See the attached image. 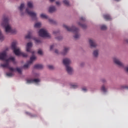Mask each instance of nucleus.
Returning <instances> with one entry per match:
<instances>
[{
    "instance_id": "1",
    "label": "nucleus",
    "mask_w": 128,
    "mask_h": 128,
    "mask_svg": "<svg viewBox=\"0 0 128 128\" xmlns=\"http://www.w3.org/2000/svg\"><path fill=\"white\" fill-rule=\"evenodd\" d=\"M2 24L4 28H5V30L6 32H15V31L12 30L10 25L8 24V17H6L4 16L3 22Z\"/></svg>"
},
{
    "instance_id": "2",
    "label": "nucleus",
    "mask_w": 128,
    "mask_h": 128,
    "mask_svg": "<svg viewBox=\"0 0 128 128\" xmlns=\"http://www.w3.org/2000/svg\"><path fill=\"white\" fill-rule=\"evenodd\" d=\"M63 26L66 28L68 32H74V34H75V36H74V38L78 39L80 38V35L78 34L79 30L78 28H75L74 26H72V28L68 27L65 24H64Z\"/></svg>"
},
{
    "instance_id": "3",
    "label": "nucleus",
    "mask_w": 128,
    "mask_h": 128,
    "mask_svg": "<svg viewBox=\"0 0 128 128\" xmlns=\"http://www.w3.org/2000/svg\"><path fill=\"white\" fill-rule=\"evenodd\" d=\"M71 61L69 58H66L63 60V64L66 66V71L69 74H72L73 69L70 66Z\"/></svg>"
},
{
    "instance_id": "4",
    "label": "nucleus",
    "mask_w": 128,
    "mask_h": 128,
    "mask_svg": "<svg viewBox=\"0 0 128 128\" xmlns=\"http://www.w3.org/2000/svg\"><path fill=\"white\" fill-rule=\"evenodd\" d=\"M10 60H12L13 62H14V57L10 58L6 60V62L4 64H1V66L3 68H7L9 69L11 72H14L16 69H14V68L10 67L9 66V62Z\"/></svg>"
},
{
    "instance_id": "5",
    "label": "nucleus",
    "mask_w": 128,
    "mask_h": 128,
    "mask_svg": "<svg viewBox=\"0 0 128 128\" xmlns=\"http://www.w3.org/2000/svg\"><path fill=\"white\" fill-rule=\"evenodd\" d=\"M40 36L42 38H50V35L45 29H40L38 32Z\"/></svg>"
},
{
    "instance_id": "6",
    "label": "nucleus",
    "mask_w": 128,
    "mask_h": 128,
    "mask_svg": "<svg viewBox=\"0 0 128 128\" xmlns=\"http://www.w3.org/2000/svg\"><path fill=\"white\" fill-rule=\"evenodd\" d=\"M14 53L15 55L17 56H23L24 58H26L28 56L27 54L21 52L20 51V48H16V49L14 50Z\"/></svg>"
},
{
    "instance_id": "7",
    "label": "nucleus",
    "mask_w": 128,
    "mask_h": 128,
    "mask_svg": "<svg viewBox=\"0 0 128 128\" xmlns=\"http://www.w3.org/2000/svg\"><path fill=\"white\" fill-rule=\"evenodd\" d=\"M26 12L28 14V16H30L31 18H32V19L33 20H36V14L34 12L30 11L28 8H26Z\"/></svg>"
},
{
    "instance_id": "8",
    "label": "nucleus",
    "mask_w": 128,
    "mask_h": 128,
    "mask_svg": "<svg viewBox=\"0 0 128 128\" xmlns=\"http://www.w3.org/2000/svg\"><path fill=\"white\" fill-rule=\"evenodd\" d=\"M36 59V57L34 56H31L30 60L28 61L27 64H26L23 66V68H28Z\"/></svg>"
},
{
    "instance_id": "9",
    "label": "nucleus",
    "mask_w": 128,
    "mask_h": 128,
    "mask_svg": "<svg viewBox=\"0 0 128 128\" xmlns=\"http://www.w3.org/2000/svg\"><path fill=\"white\" fill-rule=\"evenodd\" d=\"M32 43L28 42L26 45V52L32 53V54L34 55V52L32 50L31 48H32Z\"/></svg>"
},
{
    "instance_id": "10",
    "label": "nucleus",
    "mask_w": 128,
    "mask_h": 128,
    "mask_svg": "<svg viewBox=\"0 0 128 128\" xmlns=\"http://www.w3.org/2000/svg\"><path fill=\"white\" fill-rule=\"evenodd\" d=\"M0 60L5 61L7 60L6 54V52H4L0 54Z\"/></svg>"
},
{
    "instance_id": "11",
    "label": "nucleus",
    "mask_w": 128,
    "mask_h": 128,
    "mask_svg": "<svg viewBox=\"0 0 128 128\" xmlns=\"http://www.w3.org/2000/svg\"><path fill=\"white\" fill-rule=\"evenodd\" d=\"M114 63L117 64L118 66L124 68V64L122 62H121L118 59L116 58H114Z\"/></svg>"
},
{
    "instance_id": "12",
    "label": "nucleus",
    "mask_w": 128,
    "mask_h": 128,
    "mask_svg": "<svg viewBox=\"0 0 128 128\" xmlns=\"http://www.w3.org/2000/svg\"><path fill=\"white\" fill-rule=\"evenodd\" d=\"M89 43H90V46H91L92 48H95V47H96V43L94 41V40H89Z\"/></svg>"
},
{
    "instance_id": "13",
    "label": "nucleus",
    "mask_w": 128,
    "mask_h": 128,
    "mask_svg": "<svg viewBox=\"0 0 128 128\" xmlns=\"http://www.w3.org/2000/svg\"><path fill=\"white\" fill-rule=\"evenodd\" d=\"M43 68L44 66L40 64H38L34 66V68L35 69H42Z\"/></svg>"
},
{
    "instance_id": "14",
    "label": "nucleus",
    "mask_w": 128,
    "mask_h": 128,
    "mask_svg": "<svg viewBox=\"0 0 128 128\" xmlns=\"http://www.w3.org/2000/svg\"><path fill=\"white\" fill-rule=\"evenodd\" d=\"M104 20H112V18L109 14L104 15Z\"/></svg>"
},
{
    "instance_id": "15",
    "label": "nucleus",
    "mask_w": 128,
    "mask_h": 128,
    "mask_svg": "<svg viewBox=\"0 0 128 128\" xmlns=\"http://www.w3.org/2000/svg\"><path fill=\"white\" fill-rule=\"evenodd\" d=\"M56 8L54 6H52L50 7L48 12H56Z\"/></svg>"
},
{
    "instance_id": "16",
    "label": "nucleus",
    "mask_w": 128,
    "mask_h": 128,
    "mask_svg": "<svg viewBox=\"0 0 128 128\" xmlns=\"http://www.w3.org/2000/svg\"><path fill=\"white\" fill-rule=\"evenodd\" d=\"M12 50L16 49V42H13L12 44Z\"/></svg>"
},
{
    "instance_id": "17",
    "label": "nucleus",
    "mask_w": 128,
    "mask_h": 128,
    "mask_svg": "<svg viewBox=\"0 0 128 128\" xmlns=\"http://www.w3.org/2000/svg\"><path fill=\"white\" fill-rule=\"evenodd\" d=\"M70 48H68L65 47L62 52L63 55H66V53L68 52Z\"/></svg>"
},
{
    "instance_id": "18",
    "label": "nucleus",
    "mask_w": 128,
    "mask_h": 128,
    "mask_svg": "<svg viewBox=\"0 0 128 128\" xmlns=\"http://www.w3.org/2000/svg\"><path fill=\"white\" fill-rule=\"evenodd\" d=\"M27 4H28V8H32L33 7L32 2H28Z\"/></svg>"
},
{
    "instance_id": "19",
    "label": "nucleus",
    "mask_w": 128,
    "mask_h": 128,
    "mask_svg": "<svg viewBox=\"0 0 128 128\" xmlns=\"http://www.w3.org/2000/svg\"><path fill=\"white\" fill-rule=\"evenodd\" d=\"M24 4H22L19 8V10L20 11V12L23 10L24 8Z\"/></svg>"
},
{
    "instance_id": "20",
    "label": "nucleus",
    "mask_w": 128,
    "mask_h": 128,
    "mask_svg": "<svg viewBox=\"0 0 128 128\" xmlns=\"http://www.w3.org/2000/svg\"><path fill=\"white\" fill-rule=\"evenodd\" d=\"M31 34H32V32H29L28 34L26 36V39H30L32 38Z\"/></svg>"
},
{
    "instance_id": "21",
    "label": "nucleus",
    "mask_w": 128,
    "mask_h": 128,
    "mask_svg": "<svg viewBox=\"0 0 128 128\" xmlns=\"http://www.w3.org/2000/svg\"><path fill=\"white\" fill-rule=\"evenodd\" d=\"M40 18H46V20L48 18V16L44 14H40Z\"/></svg>"
},
{
    "instance_id": "22",
    "label": "nucleus",
    "mask_w": 128,
    "mask_h": 128,
    "mask_svg": "<svg viewBox=\"0 0 128 128\" xmlns=\"http://www.w3.org/2000/svg\"><path fill=\"white\" fill-rule=\"evenodd\" d=\"M78 88V86L77 84H70V88Z\"/></svg>"
},
{
    "instance_id": "23",
    "label": "nucleus",
    "mask_w": 128,
    "mask_h": 128,
    "mask_svg": "<svg viewBox=\"0 0 128 128\" xmlns=\"http://www.w3.org/2000/svg\"><path fill=\"white\" fill-rule=\"evenodd\" d=\"M98 50H96L94 52V57L96 58L98 56Z\"/></svg>"
},
{
    "instance_id": "24",
    "label": "nucleus",
    "mask_w": 128,
    "mask_h": 128,
    "mask_svg": "<svg viewBox=\"0 0 128 128\" xmlns=\"http://www.w3.org/2000/svg\"><path fill=\"white\" fill-rule=\"evenodd\" d=\"M78 24H79V26H82V28H86V26L84 24H82L80 22H78Z\"/></svg>"
},
{
    "instance_id": "25",
    "label": "nucleus",
    "mask_w": 128,
    "mask_h": 128,
    "mask_svg": "<svg viewBox=\"0 0 128 128\" xmlns=\"http://www.w3.org/2000/svg\"><path fill=\"white\" fill-rule=\"evenodd\" d=\"M40 82V80L38 78L33 79V83L37 84Z\"/></svg>"
},
{
    "instance_id": "26",
    "label": "nucleus",
    "mask_w": 128,
    "mask_h": 128,
    "mask_svg": "<svg viewBox=\"0 0 128 128\" xmlns=\"http://www.w3.org/2000/svg\"><path fill=\"white\" fill-rule=\"evenodd\" d=\"M102 90L104 92H107V90L104 85H103L102 87Z\"/></svg>"
},
{
    "instance_id": "27",
    "label": "nucleus",
    "mask_w": 128,
    "mask_h": 128,
    "mask_svg": "<svg viewBox=\"0 0 128 128\" xmlns=\"http://www.w3.org/2000/svg\"><path fill=\"white\" fill-rule=\"evenodd\" d=\"M41 24L40 22H37L34 25V28H40Z\"/></svg>"
},
{
    "instance_id": "28",
    "label": "nucleus",
    "mask_w": 128,
    "mask_h": 128,
    "mask_svg": "<svg viewBox=\"0 0 128 128\" xmlns=\"http://www.w3.org/2000/svg\"><path fill=\"white\" fill-rule=\"evenodd\" d=\"M4 40V37L3 35L2 34V32L0 30V40L2 41V40Z\"/></svg>"
},
{
    "instance_id": "29",
    "label": "nucleus",
    "mask_w": 128,
    "mask_h": 128,
    "mask_svg": "<svg viewBox=\"0 0 128 128\" xmlns=\"http://www.w3.org/2000/svg\"><path fill=\"white\" fill-rule=\"evenodd\" d=\"M26 82H27V84H32L33 83V79L27 80Z\"/></svg>"
},
{
    "instance_id": "30",
    "label": "nucleus",
    "mask_w": 128,
    "mask_h": 128,
    "mask_svg": "<svg viewBox=\"0 0 128 128\" xmlns=\"http://www.w3.org/2000/svg\"><path fill=\"white\" fill-rule=\"evenodd\" d=\"M48 20L50 24H56V22L52 20V19H49Z\"/></svg>"
},
{
    "instance_id": "31",
    "label": "nucleus",
    "mask_w": 128,
    "mask_h": 128,
    "mask_svg": "<svg viewBox=\"0 0 128 128\" xmlns=\"http://www.w3.org/2000/svg\"><path fill=\"white\" fill-rule=\"evenodd\" d=\"M106 28H107V27L105 25H102L101 26V30H106Z\"/></svg>"
},
{
    "instance_id": "32",
    "label": "nucleus",
    "mask_w": 128,
    "mask_h": 128,
    "mask_svg": "<svg viewBox=\"0 0 128 128\" xmlns=\"http://www.w3.org/2000/svg\"><path fill=\"white\" fill-rule=\"evenodd\" d=\"M16 72H17L18 74H20L22 73V70H21V69H20V68H16Z\"/></svg>"
},
{
    "instance_id": "33",
    "label": "nucleus",
    "mask_w": 128,
    "mask_h": 128,
    "mask_svg": "<svg viewBox=\"0 0 128 128\" xmlns=\"http://www.w3.org/2000/svg\"><path fill=\"white\" fill-rule=\"evenodd\" d=\"M64 3L66 6H69V2H68V0H64Z\"/></svg>"
},
{
    "instance_id": "34",
    "label": "nucleus",
    "mask_w": 128,
    "mask_h": 128,
    "mask_svg": "<svg viewBox=\"0 0 128 128\" xmlns=\"http://www.w3.org/2000/svg\"><path fill=\"white\" fill-rule=\"evenodd\" d=\"M38 54L40 56L43 54L42 51L40 49L38 50Z\"/></svg>"
},
{
    "instance_id": "35",
    "label": "nucleus",
    "mask_w": 128,
    "mask_h": 128,
    "mask_svg": "<svg viewBox=\"0 0 128 128\" xmlns=\"http://www.w3.org/2000/svg\"><path fill=\"white\" fill-rule=\"evenodd\" d=\"M6 76L9 77H12L13 76V74L12 72H8L6 73Z\"/></svg>"
},
{
    "instance_id": "36",
    "label": "nucleus",
    "mask_w": 128,
    "mask_h": 128,
    "mask_svg": "<svg viewBox=\"0 0 128 128\" xmlns=\"http://www.w3.org/2000/svg\"><path fill=\"white\" fill-rule=\"evenodd\" d=\"M121 89H127L128 90V86H121Z\"/></svg>"
},
{
    "instance_id": "37",
    "label": "nucleus",
    "mask_w": 128,
    "mask_h": 128,
    "mask_svg": "<svg viewBox=\"0 0 128 128\" xmlns=\"http://www.w3.org/2000/svg\"><path fill=\"white\" fill-rule=\"evenodd\" d=\"M48 68L50 70H53L54 69V66L52 65H49L48 66Z\"/></svg>"
},
{
    "instance_id": "38",
    "label": "nucleus",
    "mask_w": 128,
    "mask_h": 128,
    "mask_svg": "<svg viewBox=\"0 0 128 128\" xmlns=\"http://www.w3.org/2000/svg\"><path fill=\"white\" fill-rule=\"evenodd\" d=\"M80 22H84L85 20V18L84 17H81L80 18Z\"/></svg>"
},
{
    "instance_id": "39",
    "label": "nucleus",
    "mask_w": 128,
    "mask_h": 128,
    "mask_svg": "<svg viewBox=\"0 0 128 128\" xmlns=\"http://www.w3.org/2000/svg\"><path fill=\"white\" fill-rule=\"evenodd\" d=\"M35 41L36 42V44H38V43H40L41 42L40 40H36Z\"/></svg>"
},
{
    "instance_id": "40",
    "label": "nucleus",
    "mask_w": 128,
    "mask_h": 128,
    "mask_svg": "<svg viewBox=\"0 0 128 128\" xmlns=\"http://www.w3.org/2000/svg\"><path fill=\"white\" fill-rule=\"evenodd\" d=\"M26 114H28L29 116H30L31 117H34V116H35L34 115H32V114H30V113H28V112H26Z\"/></svg>"
},
{
    "instance_id": "41",
    "label": "nucleus",
    "mask_w": 128,
    "mask_h": 128,
    "mask_svg": "<svg viewBox=\"0 0 128 128\" xmlns=\"http://www.w3.org/2000/svg\"><path fill=\"white\" fill-rule=\"evenodd\" d=\"M54 48V45L50 46V50H53Z\"/></svg>"
},
{
    "instance_id": "42",
    "label": "nucleus",
    "mask_w": 128,
    "mask_h": 128,
    "mask_svg": "<svg viewBox=\"0 0 128 128\" xmlns=\"http://www.w3.org/2000/svg\"><path fill=\"white\" fill-rule=\"evenodd\" d=\"M56 39H57L58 40H61L62 39V36L58 37V38H56Z\"/></svg>"
},
{
    "instance_id": "43",
    "label": "nucleus",
    "mask_w": 128,
    "mask_h": 128,
    "mask_svg": "<svg viewBox=\"0 0 128 128\" xmlns=\"http://www.w3.org/2000/svg\"><path fill=\"white\" fill-rule=\"evenodd\" d=\"M82 90L83 91H84V92H86V91H87V89H86V88H82Z\"/></svg>"
},
{
    "instance_id": "44",
    "label": "nucleus",
    "mask_w": 128,
    "mask_h": 128,
    "mask_svg": "<svg viewBox=\"0 0 128 128\" xmlns=\"http://www.w3.org/2000/svg\"><path fill=\"white\" fill-rule=\"evenodd\" d=\"M102 82L103 83H105V82H106V80H105V79H102Z\"/></svg>"
},
{
    "instance_id": "45",
    "label": "nucleus",
    "mask_w": 128,
    "mask_h": 128,
    "mask_svg": "<svg viewBox=\"0 0 128 128\" xmlns=\"http://www.w3.org/2000/svg\"><path fill=\"white\" fill-rule=\"evenodd\" d=\"M56 4H57V6H59V4H60V3L59 2H56Z\"/></svg>"
},
{
    "instance_id": "46",
    "label": "nucleus",
    "mask_w": 128,
    "mask_h": 128,
    "mask_svg": "<svg viewBox=\"0 0 128 128\" xmlns=\"http://www.w3.org/2000/svg\"><path fill=\"white\" fill-rule=\"evenodd\" d=\"M58 50H55V53L56 54H58Z\"/></svg>"
},
{
    "instance_id": "47",
    "label": "nucleus",
    "mask_w": 128,
    "mask_h": 128,
    "mask_svg": "<svg viewBox=\"0 0 128 128\" xmlns=\"http://www.w3.org/2000/svg\"><path fill=\"white\" fill-rule=\"evenodd\" d=\"M126 70L127 72H128V66L126 68Z\"/></svg>"
},
{
    "instance_id": "48",
    "label": "nucleus",
    "mask_w": 128,
    "mask_h": 128,
    "mask_svg": "<svg viewBox=\"0 0 128 128\" xmlns=\"http://www.w3.org/2000/svg\"><path fill=\"white\" fill-rule=\"evenodd\" d=\"M57 32H56V31H54V34H57Z\"/></svg>"
},
{
    "instance_id": "49",
    "label": "nucleus",
    "mask_w": 128,
    "mask_h": 128,
    "mask_svg": "<svg viewBox=\"0 0 128 128\" xmlns=\"http://www.w3.org/2000/svg\"><path fill=\"white\" fill-rule=\"evenodd\" d=\"M51 2H54V0H50Z\"/></svg>"
},
{
    "instance_id": "50",
    "label": "nucleus",
    "mask_w": 128,
    "mask_h": 128,
    "mask_svg": "<svg viewBox=\"0 0 128 128\" xmlns=\"http://www.w3.org/2000/svg\"><path fill=\"white\" fill-rule=\"evenodd\" d=\"M116 0V2H120V0Z\"/></svg>"
},
{
    "instance_id": "51",
    "label": "nucleus",
    "mask_w": 128,
    "mask_h": 128,
    "mask_svg": "<svg viewBox=\"0 0 128 128\" xmlns=\"http://www.w3.org/2000/svg\"><path fill=\"white\" fill-rule=\"evenodd\" d=\"M24 14L23 13H22V16H24Z\"/></svg>"
},
{
    "instance_id": "52",
    "label": "nucleus",
    "mask_w": 128,
    "mask_h": 128,
    "mask_svg": "<svg viewBox=\"0 0 128 128\" xmlns=\"http://www.w3.org/2000/svg\"><path fill=\"white\" fill-rule=\"evenodd\" d=\"M126 42L128 44V40H126Z\"/></svg>"
},
{
    "instance_id": "53",
    "label": "nucleus",
    "mask_w": 128,
    "mask_h": 128,
    "mask_svg": "<svg viewBox=\"0 0 128 128\" xmlns=\"http://www.w3.org/2000/svg\"><path fill=\"white\" fill-rule=\"evenodd\" d=\"M38 76H39V75H38H38H37V76H36V77H38Z\"/></svg>"
},
{
    "instance_id": "54",
    "label": "nucleus",
    "mask_w": 128,
    "mask_h": 128,
    "mask_svg": "<svg viewBox=\"0 0 128 128\" xmlns=\"http://www.w3.org/2000/svg\"><path fill=\"white\" fill-rule=\"evenodd\" d=\"M6 50H8V49H6Z\"/></svg>"
}]
</instances>
